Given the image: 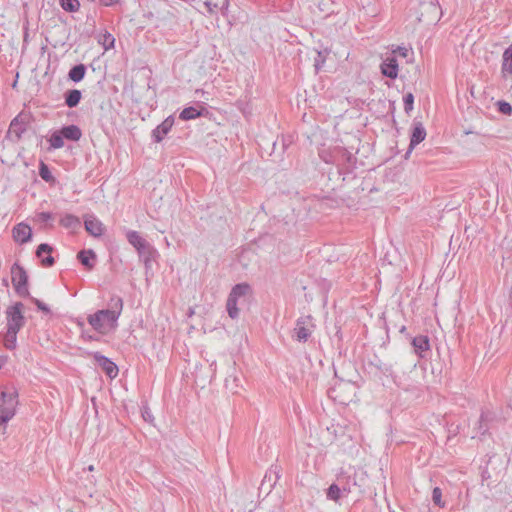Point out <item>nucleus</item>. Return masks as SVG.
<instances>
[{
    "label": "nucleus",
    "mask_w": 512,
    "mask_h": 512,
    "mask_svg": "<svg viewBox=\"0 0 512 512\" xmlns=\"http://www.w3.org/2000/svg\"><path fill=\"white\" fill-rule=\"evenodd\" d=\"M122 310L123 299L120 296L113 295L108 302V308L90 314L87 321L95 331L105 335L117 328Z\"/></svg>",
    "instance_id": "obj_1"
},
{
    "label": "nucleus",
    "mask_w": 512,
    "mask_h": 512,
    "mask_svg": "<svg viewBox=\"0 0 512 512\" xmlns=\"http://www.w3.org/2000/svg\"><path fill=\"white\" fill-rule=\"evenodd\" d=\"M24 305L16 302L7 307L6 314V333L4 335V346L9 350H14L17 346V334L25 325V317L23 315Z\"/></svg>",
    "instance_id": "obj_2"
},
{
    "label": "nucleus",
    "mask_w": 512,
    "mask_h": 512,
    "mask_svg": "<svg viewBox=\"0 0 512 512\" xmlns=\"http://www.w3.org/2000/svg\"><path fill=\"white\" fill-rule=\"evenodd\" d=\"M18 405V391L13 385H7L0 392V425L11 420Z\"/></svg>",
    "instance_id": "obj_3"
},
{
    "label": "nucleus",
    "mask_w": 512,
    "mask_h": 512,
    "mask_svg": "<svg viewBox=\"0 0 512 512\" xmlns=\"http://www.w3.org/2000/svg\"><path fill=\"white\" fill-rule=\"evenodd\" d=\"M365 480V473L351 466L342 469L337 475V481L340 482L344 494L352 492L355 488L361 489L365 485Z\"/></svg>",
    "instance_id": "obj_4"
},
{
    "label": "nucleus",
    "mask_w": 512,
    "mask_h": 512,
    "mask_svg": "<svg viewBox=\"0 0 512 512\" xmlns=\"http://www.w3.org/2000/svg\"><path fill=\"white\" fill-rule=\"evenodd\" d=\"M250 294L251 287L247 283H239L233 286L226 302V309L230 318L237 319L239 317V309L237 305L241 300L245 301L247 296Z\"/></svg>",
    "instance_id": "obj_5"
},
{
    "label": "nucleus",
    "mask_w": 512,
    "mask_h": 512,
    "mask_svg": "<svg viewBox=\"0 0 512 512\" xmlns=\"http://www.w3.org/2000/svg\"><path fill=\"white\" fill-rule=\"evenodd\" d=\"M11 276L16 293L21 297L29 296L28 275L25 269L18 263H14L11 267Z\"/></svg>",
    "instance_id": "obj_6"
},
{
    "label": "nucleus",
    "mask_w": 512,
    "mask_h": 512,
    "mask_svg": "<svg viewBox=\"0 0 512 512\" xmlns=\"http://www.w3.org/2000/svg\"><path fill=\"white\" fill-rule=\"evenodd\" d=\"M314 328L313 318L310 315L302 316L297 319L292 336L299 342H306Z\"/></svg>",
    "instance_id": "obj_7"
},
{
    "label": "nucleus",
    "mask_w": 512,
    "mask_h": 512,
    "mask_svg": "<svg viewBox=\"0 0 512 512\" xmlns=\"http://www.w3.org/2000/svg\"><path fill=\"white\" fill-rule=\"evenodd\" d=\"M12 237L16 243L25 244L31 240L32 229L28 224L21 222L13 227Z\"/></svg>",
    "instance_id": "obj_8"
},
{
    "label": "nucleus",
    "mask_w": 512,
    "mask_h": 512,
    "mask_svg": "<svg viewBox=\"0 0 512 512\" xmlns=\"http://www.w3.org/2000/svg\"><path fill=\"white\" fill-rule=\"evenodd\" d=\"M425 138H426V130H425L423 124L419 121H414L411 138H410L409 149L406 153V158L411 153V151L414 149V147L416 145H418L419 143H421L422 141H424Z\"/></svg>",
    "instance_id": "obj_9"
},
{
    "label": "nucleus",
    "mask_w": 512,
    "mask_h": 512,
    "mask_svg": "<svg viewBox=\"0 0 512 512\" xmlns=\"http://www.w3.org/2000/svg\"><path fill=\"white\" fill-rule=\"evenodd\" d=\"M93 358L110 378H114L117 376L118 367L109 358L101 355L99 352H95L93 354Z\"/></svg>",
    "instance_id": "obj_10"
},
{
    "label": "nucleus",
    "mask_w": 512,
    "mask_h": 512,
    "mask_svg": "<svg viewBox=\"0 0 512 512\" xmlns=\"http://www.w3.org/2000/svg\"><path fill=\"white\" fill-rule=\"evenodd\" d=\"M26 131V123L20 119L19 116L15 117L9 126L7 137L12 141H19L22 134Z\"/></svg>",
    "instance_id": "obj_11"
},
{
    "label": "nucleus",
    "mask_w": 512,
    "mask_h": 512,
    "mask_svg": "<svg viewBox=\"0 0 512 512\" xmlns=\"http://www.w3.org/2000/svg\"><path fill=\"white\" fill-rule=\"evenodd\" d=\"M174 124L173 116H168L161 124H159L153 131L152 137L156 143L161 142L164 137L170 132Z\"/></svg>",
    "instance_id": "obj_12"
},
{
    "label": "nucleus",
    "mask_w": 512,
    "mask_h": 512,
    "mask_svg": "<svg viewBox=\"0 0 512 512\" xmlns=\"http://www.w3.org/2000/svg\"><path fill=\"white\" fill-rule=\"evenodd\" d=\"M84 226L86 231L94 237H100L104 232L102 222L99 219H97L94 215H87L85 217Z\"/></svg>",
    "instance_id": "obj_13"
},
{
    "label": "nucleus",
    "mask_w": 512,
    "mask_h": 512,
    "mask_svg": "<svg viewBox=\"0 0 512 512\" xmlns=\"http://www.w3.org/2000/svg\"><path fill=\"white\" fill-rule=\"evenodd\" d=\"M53 251V248L46 244L42 243L37 247L36 256L41 259V264L44 267H51L55 263V259L50 255Z\"/></svg>",
    "instance_id": "obj_14"
},
{
    "label": "nucleus",
    "mask_w": 512,
    "mask_h": 512,
    "mask_svg": "<svg viewBox=\"0 0 512 512\" xmlns=\"http://www.w3.org/2000/svg\"><path fill=\"white\" fill-rule=\"evenodd\" d=\"M381 72L388 78L395 79L398 76V63L395 57H387L381 64Z\"/></svg>",
    "instance_id": "obj_15"
},
{
    "label": "nucleus",
    "mask_w": 512,
    "mask_h": 512,
    "mask_svg": "<svg viewBox=\"0 0 512 512\" xmlns=\"http://www.w3.org/2000/svg\"><path fill=\"white\" fill-rule=\"evenodd\" d=\"M59 131L62 134L63 138L68 141L77 142L82 137L81 129L74 124L64 126L61 129H59Z\"/></svg>",
    "instance_id": "obj_16"
},
{
    "label": "nucleus",
    "mask_w": 512,
    "mask_h": 512,
    "mask_svg": "<svg viewBox=\"0 0 512 512\" xmlns=\"http://www.w3.org/2000/svg\"><path fill=\"white\" fill-rule=\"evenodd\" d=\"M412 345L415 353H417L420 357H423V352H426L430 349L429 338L424 335L416 336L412 340Z\"/></svg>",
    "instance_id": "obj_17"
},
{
    "label": "nucleus",
    "mask_w": 512,
    "mask_h": 512,
    "mask_svg": "<svg viewBox=\"0 0 512 512\" xmlns=\"http://www.w3.org/2000/svg\"><path fill=\"white\" fill-rule=\"evenodd\" d=\"M77 258L83 266L91 270L94 267L93 261L96 259V254L92 250H82L78 253Z\"/></svg>",
    "instance_id": "obj_18"
},
{
    "label": "nucleus",
    "mask_w": 512,
    "mask_h": 512,
    "mask_svg": "<svg viewBox=\"0 0 512 512\" xmlns=\"http://www.w3.org/2000/svg\"><path fill=\"white\" fill-rule=\"evenodd\" d=\"M81 98H82V93L80 90H78V89L68 90L65 93V104L69 108H74L79 104Z\"/></svg>",
    "instance_id": "obj_19"
},
{
    "label": "nucleus",
    "mask_w": 512,
    "mask_h": 512,
    "mask_svg": "<svg viewBox=\"0 0 512 512\" xmlns=\"http://www.w3.org/2000/svg\"><path fill=\"white\" fill-rule=\"evenodd\" d=\"M502 73L512 74V42L511 45L505 49L502 56Z\"/></svg>",
    "instance_id": "obj_20"
},
{
    "label": "nucleus",
    "mask_w": 512,
    "mask_h": 512,
    "mask_svg": "<svg viewBox=\"0 0 512 512\" xmlns=\"http://www.w3.org/2000/svg\"><path fill=\"white\" fill-rule=\"evenodd\" d=\"M48 142L50 144L48 148L49 150H55L64 147V138L59 130H55L51 133L50 137L48 138Z\"/></svg>",
    "instance_id": "obj_21"
},
{
    "label": "nucleus",
    "mask_w": 512,
    "mask_h": 512,
    "mask_svg": "<svg viewBox=\"0 0 512 512\" xmlns=\"http://www.w3.org/2000/svg\"><path fill=\"white\" fill-rule=\"evenodd\" d=\"M60 224L67 229L76 230L80 227L81 223L78 217L72 214H65L61 218Z\"/></svg>",
    "instance_id": "obj_22"
},
{
    "label": "nucleus",
    "mask_w": 512,
    "mask_h": 512,
    "mask_svg": "<svg viewBox=\"0 0 512 512\" xmlns=\"http://www.w3.org/2000/svg\"><path fill=\"white\" fill-rule=\"evenodd\" d=\"M139 257L144 261L145 266L147 267L151 259L153 258L156 250L147 242L143 245V248H139L137 250Z\"/></svg>",
    "instance_id": "obj_23"
},
{
    "label": "nucleus",
    "mask_w": 512,
    "mask_h": 512,
    "mask_svg": "<svg viewBox=\"0 0 512 512\" xmlns=\"http://www.w3.org/2000/svg\"><path fill=\"white\" fill-rule=\"evenodd\" d=\"M85 73H86L85 65L78 64V65L73 66L70 69L68 76H69V79L72 80L73 82H80L84 78Z\"/></svg>",
    "instance_id": "obj_24"
},
{
    "label": "nucleus",
    "mask_w": 512,
    "mask_h": 512,
    "mask_svg": "<svg viewBox=\"0 0 512 512\" xmlns=\"http://www.w3.org/2000/svg\"><path fill=\"white\" fill-rule=\"evenodd\" d=\"M127 240L136 250L143 248V245L147 243L137 231H129L127 233Z\"/></svg>",
    "instance_id": "obj_25"
},
{
    "label": "nucleus",
    "mask_w": 512,
    "mask_h": 512,
    "mask_svg": "<svg viewBox=\"0 0 512 512\" xmlns=\"http://www.w3.org/2000/svg\"><path fill=\"white\" fill-rule=\"evenodd\" d=\"M342 494H344L343 488L337 480L327 490V498L333 501H338Z\"/></svg>",
    "instance_id": "obj_26"
},
{
    "label": "nucleus",
    "mask_w": 512,
    "mask_h": 512,
    "mask_svg": "<svg viewBox=\"0 0 512 512\" xmlns=\"http://www.w3.org/2000/svg\"><path fill=\"white\" fill-rule=\"evenodd\" d=\"M199 116H201V111H199L197 108L191 106V107L184 108L181 111L179 118L181 120L187 121V120L196 119Z\"/></svg>",
    "instance_id": "obj_27"
},
{
    "label": "nucleus",
    "mask_w": 512,
    "mask_h": 512,
    "mask_svg": "<svg viewBox=\"0 0 512 512\" xmlns=\"http://www.w3.org/2000/svg\"><path fill=\"white\" fill-rule=\"evenodd\" d=\"M98 42L107 51L114 47L115 38L112 34L105 32L99 36Z\"/></svg>",
    "instance_id": "obj_28"
},
{
    "label": "nucleus",
    "mask_w": 512,
    "mask_h": 512,
    "mask_svg": "<svg viewBox=\"0 0 512 512\" xmlns=\"http://www.w3.org/2000/svg\"><path fill=\"white\" fill-rule=\"evenodd\" d=\"M328 55H329L328 49L317 51V55L314 58V67H315L316 72H318L323 67Z\"/></svg>",
    "instance_id": "obj_29"
},
{
    "label": "nucleus",
    "mask_w": 512,
    "mask_h": 512,
    "mask_svg": "<svg viewBox=\"0 0 512 512\" xmlns=\"http://www.w3.org/2000/svg\"><path fill=\"white\" fill-rule=\"evenodd\" d=\"M61 7L67 12H76L79 10L78 0H60Z\"/></svg>",
    "instance_id": "obj_30"
},
{
    "label": "nucleus",
    "mask_w": 512,
    "mask_h": 512,
    "mask_svg": "<svg viewBox=\"0 0 512 512\" xmlns=\"http://www.w3.org/2000/svg\"><path fill=\"white\" fill-rule=\"evenodd\" d=\"M39 175L46 182L54 181V177L52 176L49 167L43 162H41L39 166Z\"/></svg>",
    "instance_id": "obj_31"
},
{
    "label": "nucleus",
    "mask_w": 512,
    "mask_h": 512,
    "mask_svg": "<svg viewBox=\"0 0 512 512\" xmlns=\"http://www.w3.org/2000/svg\"><path fill=\"white\" fill-rule=\"evenodd\" d=\"M432 501L433 503L440 507V508H443L445 507V502L442 501V491L439 487H435L432 491Z\"/></svg>",
    "instance_id": "obj_32"
},
{
    "label": "nucleus",
    "mask_w": 512,
    "mask_h": 512,
    "mask_svg": "<svg viewBox=\"0 0 512 512\" xmlns=\"http://www.w3.org/2000/svg\"><path fill=\"white\" fill-rule=\"evenodd\" d=\"M404 110L409 114L413 110L414 96L412 93H407L403 97Z\"/></svg>",
    "instance_id": "obj_33"
},
{
    "label": "nucleus",
    "mask_w": 512,
    "mask_h": 512,
    "mask_svg": "<svg viewBox=\"0 0 512 512\" xmlns=\"http://www.w3.org/2000/svg\"><path fill=\"white\" fill-rule=\"evenodd\" d=\"M498 111L504 115H511L512 106L506 101H498L497 102Z\"/></svg>",
    "instance_id": "obj_34"
},
{
    "label": "nucleus",
    "mask_w": 512,
    "mask_h": 512,
    "mask_svg": "<svg viewBox=\"0 0 512 512\" xmlns=\"http://www.w3.org/2000/svg\"><path fill=\"white\" fill-rule=\"evenodd\" d=\"M31 301L37 306V308L46 314L50 313L49 307L37 298L30 297Z\"/></svg>",
    "instance_id": "obj_35"
},
{
    "label": "nucleus",
    "mask_w": 512,
    "mask_h": 512,
    "mask_svg": "<svg viewBox=\"0 0 512 512\" xmlns=\"http://www.w3.org/2000/svg\"><path fill=\"white\" fill-rule=\"evenodd\" d=\"M487 419H488V414H486V413H482V414H481V417H480V421H479V422H480L479 429H480V430H483V431L481 432V434H484V433L486 432V429H487V428H484V427H483V423H484L485 421H487Z\"/></svg>",
    "instance_id": "obj_36"
},
{
    "label": "nucleus",
    "mask_w": 512,
    "mask_h": 512,
    "mask_svg": "<svg viewBox=\"0 0 512 512\" xmlns=\"http://www.w3.org/2000/svg\"><path fill=\"white\" fill-rule=\"evenodd\" d=\"M426 8L435 14V17L433 18V20H435L437 18L439 8L432 2L427 4Z\"/></svg>",
    "instance_id": "obj_37"
},
{
    "label": "nucleus",
    "mask_w": 512,
    "mask_h": 512,
    "mask_svg": "<svg viewBox=\"0 0 512 512\" xmlns=\"http://www.w3.org/2000/svg\"><path fill=\"white\" fill-rule=\"evenodd\" d=\"M204 5L207 7L208 12L210 13H213L215 8H217V4H214L211 1H206Z\"/></svg>",
    "instance_id": "obj_38"
},
{
    "label": "nucleus",
    "mask_w": 512,
    "mask_h": 512,
    "mask_svg": "<svg viewBox=\"0 0 512 512\" xmlns=\"http://www.w3.org/2000/svg\"><path fill=\"white\" fill-rule=\"evenodd\" d=\"M394 52L402 57H406L408 54V50L405 47H398Z\"/></svg>",
    "instance_id": "obj_39"
},
{
    "label": "nucleus",
    "mask_w": 512,
    "mask_h": 512,
    "mask_svg": "<svg viewBox=\"0 0 512 512\" xmlns=\"http://www.w3.org/2000/svg\"><path fill=\"white\" fill-rule=\"evenodd\" d=\"M39 217L42 221H48L52 219V214L50 212H42L39 214Z\"/></svg>",
    "instance_id": "obj_40"
},
{
    "label": "nucleus",
    "mask_w": 512,
    "mask_h": 512,
    "mask_svg": "<svg viewBox=\"0 0 512 512\" xmlns=\"http://www.w3.org/2000/svg\"><path fill=\"white\" fill-rule=\"evenodd\" d=\"M101 4L104 6H111L119 2V0H100Z\"/></svg>",
    "instance_id": "obj_41"
},
{
    "label": "nucleus",
    "mask_w": 512,
    "mask_h": 512,
    "mask_svg": "<svg viewBox=\"0 0 512 512\" xmlns=\"http://www.w3.org/2000/svg\"><path fill=\"white\" fill-rule=\"evenodd\" d=\"M86 469H87L89 472H92V471H94V466H93V465H89Z\"/></svg>",
    "instance_id": "obj_42"
},
{
    "label": "nucleus",
    "mask_w": 512,
    "mask_h": 512,
    "mask_svg": "<svg viewBox=\"0 0 512 512\" xmlns=\"http://www.w3.org/2000/svg\"><path fill=\"white\" fill-rule=\"evenodd\" d=\"M4 359L0 357V369L2 368V366L4 365Z\"/></svg>",
    "instance_id": "obj_43"
},
{
    "label": "nucleus",
    "mask_w": 512,
    "mask_h": 512,
    "mask_svg": "<svg viewBox=\"0 0 512 512\" xmlns=\"http://www.w3.org/2000/svg\"><path fill=\"white\" fill-rule=\"evenodd\" d=\"M149 416H150V415L148 414V412H145V413L143 414V418H144L145 420H147V418H149Z\"/></svg>",
    "instance_id": "obj_44"
},
{
    "label": "nucleus",
    "mask_w": 512,
    "mask_h": 512,
    "mask_svg": "<svg viewBox=\"0 0 512 512\" xmlns=\"http://www.w3.org/2000/svg\"><path fill=\"white\" fill-rule=\"evenodd\" d=\"M149 416H150V415L148 414V412H145V413L143 414V418H144L145 420H147V418H149Z\"/></svg>",
    "instance_id": "obj_45"
},
{
    "label": "nucleus",
    "mask_w": 512,
    "mask_h": 512,
    "mask_svg": "<svg viewBox=\"0 0 512 512\" xmlns=\"http://www.w3.org/2000/svg\"><path fill=\"white\" fill-rule=\"evenodd\" d=\"M274 474H275V481H277V480L279 479L278 472L275 470V471H274Z\"/></svg>",
    "instance_id": "obj_46"
},
{
    "label": "nucleus",
    "mask_w": 512,
    "mask_h": 512,
    "mask_svg": "<svg viewBox=\"0 0 512 512\" xmlns=\"http://www.w3.org/2000/svg\"><path fill=\"white\" fill-rule=\"evenodd\" d=\"M394 383H396L398 386H400V383H398L396 379H394Z\"/></svg>",
    "instance_id": "obj_47"
}]
</instances>
